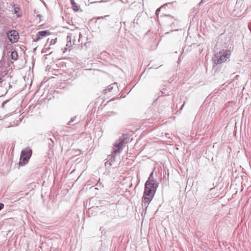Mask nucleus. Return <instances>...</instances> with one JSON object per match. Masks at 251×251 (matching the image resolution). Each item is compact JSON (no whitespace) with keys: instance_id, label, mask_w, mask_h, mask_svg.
Wrapping results in <instances>:
<instances>
[{"instance_id":"1","label":"nucleus","mask_w":251,"mask_h":251,"mask_svg":"<svg viewBox=\"0 0 251 251\" xmlns=\"http://www.w3.org/2000/svg\"><path fill=\"white\" fill-rule=\"evenodd\" d=\"M152 172L150 175L148 180L145 184V193L146 195H150V194H153L156 192L157 188L158 186V184L156 180H155L153 177Z\"/></svg>"},{"instance_id":"2","label":"nucleus","mask_w":251,"mask_h":251,"mask_svg":"<svg viewBox=\"0 0 251 251\" xmlns=\"http://www.w3.org/2000/svg\"><path fill=\"white\" fill-rule=\"evenodd\" d=\"M230 51L228 50H223L220 51L218 53L215 54L213 60L216 64H220L225 62L230 56Z\"/></svg>"},{"instance_id":"3","label":"nucleus","mask_w":251,"mask_h":251,"mask_svg":"<svg viewBox=\"0 0 251 251\" xmlns=\"http://www.w3.org/2000/svg\"><path fill=\"white\" fill-rule=\"evenodd\" d=\"M32 154V151L29 147L23 150L21 153L19 165L24 166L26 164L31 157Z\"/></svg>"},{"instance_id":"4","label":"nucleus","mask_w":251,"mask_h":251,"mask_svg":"<svg viewBox=\"0 0 251 251\" xmlns=\"http://www.w3.org/2000/svg\"><path fill=\"white\" fill-rule=\"evenodd\" d=\"M126 142H125L124 140L122 138L117 141L114 144L115 147L114 150L113 151L114 154L121 152L123 151V148Z\"/></svg>"},{"instance_id":"5","label":"nucleus","mask_w":251,"mask_h":251,"mask_svg":"<svg viewBox=\"0 0 251 251\" xmlns=\"http://www.w3.org/2000/svg\"><path fill=\"white\" fill-rule=\"evenodd\" d=\"M6 35L9 41L12 43L16 42L19 38V34L15 30H11L6 33Z\"/></svg>"},{"instance_id":"6","label":"nucleus","mask_w":251,"mask_h":251,"mask_svg":"<svg viewBox=\"0 0 251 251\" xmlns=\"http://www.w3.org/2000/svg\"><path fill=\"white\" fill-rule=\"evenodd\" d=\"M153 194H150V195H146L145 193V191L144 192V195L142 197V207H145L146 209L148 206L149 204L151 201L152 199H153V197H154Z\"/></svg>"},{"instance_id":"7","label":"nucleus","mask_w":251,"mask_h":251,"mask_svg":"<svg viewBox=\"0 0 251 251\" xmlns=\"http://www.w3.org/2000/svg\"><path fill=\"white\" fill-rule=\"evenodd\" d=\"M50 34V32L47 30L39 31L36 35V37L33 39V41L37 42L44 37H46Z\"/></svg>"},{"instance_id":"8","label":"nucleus","mask_w":251,"mask_h":251,"mask_svg":"<svg viewBox=\"0 0 251 251\" xmlns=\"http://www.w3.org/2000/svg\"><path fill=\"white\" fill-rule=\"evenodd\" d=\"M116 154H114V152L113 151L112 154L111 155H110L108 156L107 160L108 161L105 162V166H107L108 164L110 166H111L112 165V163L115 161V156Z\"/></svg>"},{"instance_id":"9","label":"nucleus","mask_w":251,"mask_h":251,"mask_svg":"<svg viewBox=\"0 0 251 251\" xmlns=\"http://www.w3.org/2000/svg\"><path fill=\"white\" fill-rule=\"evenodd\" d=\"M118 88V85L117 83H113L108 87L104 90L105 93H106L108 92H112L113 90H116Z\"/></svg>"},{"instance_id":"10","label":"nucleus","mask_w":251,"mask_h":251,"mask_svg":"<svg viewBox=\"0 0 251 251\" xmlns=\"http://www.w3.org/2000/svg\"><path fill=\"white\" fill-rule=\"evenodd\" d=\"M56 40H57V38H56L54 39H52L51 40H50V39H48L47 41L46 44L45 45V47H47V46L49 47V46H51V45L55 44V43L56 42Z\"/></svg>"},{"instance_id":"11","label":"nucleus","mask_w":251,"mask_h":251,"mask_svg":"<svg viewBox=\"0 0 251 251\" xmlns=\"http://www.w3.org/2000/svg\"><path fill=\"white\" fill-rule=\"evenodd\" d=\"M71 4L73 7V9L75 11H77L79 9V7L77 5L74 0H70Z\"/></svg>"},{"instance_id":"12","label":"nucleus","mask_w":251,"mask_h":251,"mask_svg":"<svg viewBox=\"0 0 251 251\" xmlns=\"http://www.w3.org/2000/svg\"><path fill=\"white\" fill-rule=\"evenodd\" d=\"M11 58L14 60H16L18 59V55L16 51H13L11 52Z\"/></svg>"},{"instance_id":"13","label":"nucleus","mask_w":251,"mask_h":251,"mask_svg":"<svg viewBox=\"0 0 251 251\" xmlns=\"http://www.w3.org/2000/svg\"><path fill=\"white\" fill-rule=\"evenodd\" d=\"M21 10L20 8L19 7H16L14 9V14H17V18H20L21 17V14H19V12Z\"/></svg>"},{"instance_id":"14","label":"nucleus","mask_w":251,"mask_h":251,"mask_svg":"<svg viewBox=\"0 0 251 251\" xmlns=\"http://www.w3.org/2000/svg\"><path fill=\"white\" fill-rule=\"evenodd\" d=\"M96 189H101L103 187V185H102V183L99 181L96 184Z\"/></svg>"},{"instance_id":"15","label":"nucleus","mask_w":251,"mask_h":251,"mask_svg":"<svg viewBox=\"0 0 251 251\" xmlns=\"http://www.w3.org/2000/svg\"><path fill=\"white\" fill-rule=\"evenodd\" d=\"M109 17V15H106V16H105L104 17H98L97 19L96 22H98L100 20H103L104 19H106L107 17Z\"/></svg>"},{"instance_id":"16","label":"nucleus","mask_w":251,"mask_h":251,"mask_svg":"<svg viewBox=\"0 0 251 251\" xmlns=\"http://www.w3.org/2000/svg\"><path fill=\"white\" fill-rule=\"evenodd\" d=\"M45 47V48L43 49V52H45L46 53H48L49 54H50L51 53V52H49L50 48L46 47Z\"/></svg>"},{"instance_id":"17","label":"nucleus","mask_w":251,"mask_h":251,"mask_svg":"<svg viewBox=\"0 0 251 251\" xmlns=\"http://www.w3.org/2000/svg\"><path fill=\"white\" fill-rule=\"evenodd\" d=\"M75 117H73L71 119L70 121L68 122V125H71L75 120Z\"/></svg>"},{"instance_id":"18","label":"nucleus","mask_w":251,"mask_h":251,"mask_svg":"<svg viewBox=\"0 0 251 251\" xmlns=\"http://www.w3.org/2000/svg\"><path fill=\"white\" fill-rule=\"evenodd\" d=\"M72 36L71 35H68L67 37V42H71Z\"/></svg>"},{"instance_id":"19","label":"nucleus","mask_w":251,"mask_h":251,"mask_svg":"<svg viewBox=\"0 0 251 251\" xmlns=\"http://www.w3.org/2000/svg\"><path fill=\"white\" fill-rule=\"evenodd\" d=\"M5 18V16L3 15V14L0 12V22L2 21V19Z\"/></svg>"},{"instance_id":"20","label":"nucleus","mask_w":251,"mask_h":251,"mask_svg":"<svg viewBox=\"0 0 251 251\" xmlns=\"http://www.w3.org/2000/svg\"><path fill=\"white\" fill-rule=\"evenodd\" d=\"M4 207V204L0 202V211Z\"/></svg>"},{"instance_id":"21","label":"nucleus","mask_w":251,"mask_h":251,"mask_svg":"<svg viewBox=\"0 0 251 251\" xmlns=\"http://www.w3.org/2000/svg\"><path fill=\"white\" fill-rule=\"evenodd\" d=\"M66 46L70 48L71 46H72V43L71 42H67Z\"/></svg>"},{"instance_id":"22","label":"nucleus","mask_w":251,"mask_h":251,"mask_svg":"<svg viewBox=\"0 0 251 251\" xmlns=\"http://www.w3.org/2000/svg\"><path fill=\"white\" fill-rule=\"evenodd\" d=\"M160 8H158L156 11V14L158 15L159 14V12H160Z\"/></svg>"},{"instance_id":"23","label":"nucleus","mask_w":251,"mask_h":251,"mask_svg":"<svg viewBox=\"0 0 251 251\" xmlns=\"http://www.w3.org/2000/svg\"><path fill=\"white\" fill-rule=\"evenodd\" d=\"M151 68L157 69V67H150V68H149V69H151Z\"/></svg>"},{"instance_id":"24","label":"nucleus","mask_w":251,"mask_h":251,"mask_svg":"<svg viewBox=\"0 0 251 251\" xmlns=\"http://www.w3.org/2000/svg\"><path fill=\"white\" fill-rule=\"evenodd\" d=\"M100 242L101 246H103V244H104L102 243V241H100Z\"/></svg>"},{"instance_id":"25","label":"nucleus","mask_w":251,"mask_h":251,"mask_svg":"<svg viewBox=\"0 0 251 251\" xmlns=\"http://www.w3.org/2000/svg\"><path fill=\"white\" fill-rule=\"evenodd\" d=\"M249 29H250V30L251 31V26L249 25Z\"/></svg>"},{"instance_id":"26","label":"nucleus","mask_w":251,"mask_h":251,"mask_svg":"<svg viewBox=\"0 0 251 251\" xmlns=\"http://www.w3.org/2000/svg\"><path fill=\"white\" fill-rule=\"evenodd\" d=\"M204 0H201L200 3H202L204 2Z\"/></svg>"},{"instance_id":"27","label":"nucleus","mask_w":251,"mask_h":251,"mask_svg":"<svg viewBox=\"0 0 251 251\" xmlns=\"http://www.w3.org/2000/svg\"><path fill=\"white\" fill-rule=\"evenodd\" d=\"M50 140L51 141V142L52 143V144H53V141L52 139H50Z\"/></svg>"},{"instance_id":"28","label":"nucleus","mask_w":251,"mask_h":251,"mask_svg":"<svg viewBox=\"0 0 251 251\" xmlns=\"http://www.w3.org/2000/svg\"><path fill=\"white\" fill-rule=\"evenodd\" d=\"M37 17H41V16H40V15H37Z\"/></svg>"},{"instance_id":"29","label":"nucleus","mask_w":251,"mask_h":251,"mask_svg":"<svg viewBox=\"0 0 251 251\" xmlns=\"http://www.w3.org/2000/svg\"><path fill=\"white\" fill-rule=\"evenodd\" d=\"M100 230H102V227H100Z\"/></svg>"},{"instance_id":"30","label":"nucleus","mask_w":251,"mask_h":251,"mask_svg":"<svg viewBox=\"0 0 251 251\" xmlns=\"http://www.w3.org/2000/svg\"><path fill=\"white\" fill-rule=\"evenodd\" d=\"M34 13H37V12H36V11H34Z\"/></svg>"}]
</instances>
